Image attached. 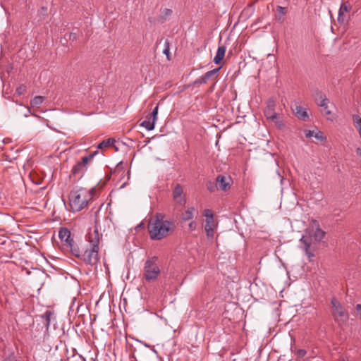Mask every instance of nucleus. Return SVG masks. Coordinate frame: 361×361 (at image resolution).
<instances>
[{"label": "nucleus", "mask_w": 361, "mask_h": 361, "mask_svg": "<svg viewBox=\"0 0 361 361\" xmlns=\"http://www.w3.org/2000/svg\"><path fill=\"white\" fill-rule=\"evenodd\" d=\"M86 240L90 243V248L83 253H75V257L81 259L85 264L94 266L98 262V251L99 235L97 228H90L85 236Z\"/></svg>", "instance_id": "1"}, {"label": "nucleus", "mask_w": 361, "mask_h": 361, "mask_svg": "<svg viewBox=\"0 0 361 361\" xmlns=\"http://www.w3.org/2000/svg\"><path fill=\"white\" fill-rule=\"evenodd\" d=\"M176 228L173 221L165 220L164 216L158 213L148 226L149 233L152 240H161Z\"/></svg>", "instance_id": "2"}, {"label": "nucleus", "mask_w": 361, "mask_h": 361, "mask_svg": "<svg viewBox=\"0 0 361 361\" xmlns=\"http://www.w3.org/2000/svg\"><path fill=\"white\" fill-rule=\"evenodd\" d=\"M92 199V192L85 188L73 189L69 194V204L73 212L81 211Z\"/></svg>", "instance_id": "3"}, {"label": "nucleus", "mask_w": 361, "mask_h": 361, "mask_svg": "<svg viewBox=\"0 0 361 361\" xmlns=\"http://www.w3.org/2000/svg\"><path fill=\"white\" fill-rule=\"evenodd\" d=\"M157 258L154 257L145 262L144 267V276L147 281H155L159 273L160 269L157 264Z\"/></svg>", "instance_id": "4"}, {"label": "nucleus", "mask_w": 361, "mask_h": 361, "mask_svg": "<svg viewBox=\"0 0 361 361\" xmlns=\"http://www.w3.org/2000/svg\"><path fill=\"white\" fill-rule=\"evenodd\" d=\"M333 316L336 322H345L348 319V314L344 307L335 298L331 300Z\"/></svg>", "instance_id": "5"}, {"label": "nucleus", "mask_w": 361, "mask_h": 361, "mask_svg": "<svg viewBox=\"0 0 361 361\" xmlns=\"http://www.w3.org/2000/svg\"><path fill=\"white\" fill-rule=\"evenodd\" d=\"M276 102L274 99L270 98L267 102V106L264 109V114L268 120H274L278 116L277 113L275 112Z\"/></svg>", "instance_id": "6"}, {"label": "nucleus", "mask_w": 361, "mask_h": 361, "mask_svg": "<svg viewBox=\"0 0 361 361\" xmlns=\"http://www.w3.org/2000/svg\"><path fill=\"white\" fill-rule=\"evenodd\" d=\"M183 193V190L180 185L176 184L173 190V198L177 204L183 205L185 203V199Z\"/></svg>", "instance_id": "7"}, {"label": "nucleus", "mask_w": 361, "mask_h": 361, "mask_svg": "<svg viewBox=\"0 0 361 361\" xmlns=\"http://www.w3.org/2000/svg\"><path fill=\"white\" fill-rule=\"evenodd\" d=\"M220 68L221 67H219L207 71L204 75L195 80L194 81V85L206 84L212 77L215 75L219 71Z\"/></svg>", "instance_id": "8"}, {"label": "nucleus", "mask_w": 361, "mask_h": 361, "mask_svg": "<svg viewBox=\"0 0 361 361\" xmlns=\"http://www.w3.org/2000/svg\"><path fill=\"white\" fill-rule=\"evenodd\" d=\"M59 237L61 241L67 243L70 247L74 244L73 238L71 237V232L66 228H61L59 231Z\"/></svg>", "instance_id": "9"}, {"label": "nucleus", "mask_w": 361, "mask_h": 361, "mask_svg": "<svg viewBox=\"0 0 361 361\" xmlns=\"http://www.w3.org/2000/svg\"><path fill=\"white\" fill-rule=\"evenodd\" d=\"M231 180V179L230 177L226 178L223 175H219L216 177V183L219 188L224 191H226L229 188Z\"/></svg>", "instance_id": "10"}, {"label": "nucleus", "mask_w": 361, "mask_h": 361, "mask_svg": "<svg viewBox=\"0 0 361 361\" xmlns=\"http://www.w3.org/2000/svg\"><path fill=\"white\" fill-rule=\"evenodd\" d=\"M300 242L304 245V250L305 254L307 256L309 260L310 261L312 257H314V254L310 250L311 240H310L308 238L302 236L300 238Z\"/></svg>", "instance_id": "11"}, {"label": "nucleus", "mask_w": 361, "mask_h": 361, "mask_svg": "<svg viewBox=\"0 0 361 361\" xmlns=\"http://www.w3.org/2000/svg\"><path fill=\"white\" fill-rule=\"evenodd\" d=\"M317 95L321 99V102L319 103H318V105L324 109L326 114H328V115L331 114V112L328 109V105H327L328 99L326 97V96L320 92H318Z\"/></svg>", "instance_id": "12"}, {"label": "nucleus", "mask_w": 361, "mask_h": 361, "mask_svg": "<svg viewBox=\"0 0 361 361\" xmlns=\"http://www.w3.org/2000/svg\"><path fill=\"white\" fill-rule=\"evenodd\" d=\"M305 133L306 137L307 138L314 136L317 140L320 141H324L326 140V137L324 136L323 133L321 131L315 132L314 130H305Z\"/></svg>", "instance_id": "13"}, {"label": "nucleus", "mask_w": 361, "mask_h": 361, "mask_svg": "<svg viewBox=\"0 0 361 361\" xmlns=\"http://www.w3.org/2000/svg\"><path fill=\"white\" fill-rule=\"evenodd\" d=\"M226 48L224 46H220L217 49L216 56L214 58L215 64H219L225 56Z\"/></svg>", "instance_id": "14"}, {"label": "nucleus", "mask_w": 361, "mask_h": 361, "mask_svg": "<svg viewBox=\"0 0 361 361\" xmlns=\"http://www.w3.org/2000/svg\"><path fill=\"white\" fill-rule=\"evenodd\" d=\"M295 115L298 118L304 121H306L309 119V116L306 109L300 106H297L295 107Z\"/></svg>", "instance_id": "15"}, {"label": "nucleus", "mask_w": 361, "mask_h": 361, "mask_svg": "<svg viewBox=\"0 0 361 361\" xmlns=\"http://www.w3.org/2000/svg\"><path fill=\"white\" fill-rule=\"evenodd\" d=\"M52 313L50 311H47L44 314L40 316L42 322L44 326L46 327V330L48 331L49 326L50 325L51 317L52 316Z\"/></svg>", "instance_id": "16"}, {"label": "nucleus", "mask_w": 361, "mask_h": 361, "mask_svg": "<svg viewBox=\"0 0 361 361\" xmlns=\"http://www.w3.org/2000/svg\"><path fill=\"white\" fill-rule=\"evenodd\" d=\"M155 123V120L152 119L149 116H147L146 119L142 122L141 126L145 127L147 130H152L154 128Z\"/></svg>", "instance_id": "17"}, {"label": "nucleus", "mask_w": 361, "mask_h": 361, "mask_svg": "<svg viewBox=\"0 0 361 361\" xmlns=\"http://www.w3.org/2000/svg\"><path fill=\"white\" fill-rule=\"evenodd\" d=\"M195 212L194 207L188 208L185 212L182 214L181 218L183 221H187L193 218V212Z\"/></svg>", "instance_id": "18"}, {"label": "nucleus", "mask_w": 361, "mask_h": 361, "mask_svg": "<svg viewBox=\"0 0 361 361\" xmlns=\"http://www.w3.org/2000/svg\"><path fill=\"white\" fill-rule=\"evenodd\" d=\"M86 170V167H84L80 162H78L72 169L73 175H81Z\"/></svg>", "instance_id": "19"}, {"label": "nucleus", "mask_w": 361, "mask_h": 361, "mask_svg": "<svg viewBox=\"0 0 361 361\" xmlns=\"http://www.w3.org/2000/svg\"><path fill=\"white\" fill-rule=\"evenodd\" d=\"M325 235V233L319 227H317L313 233L314 240L317 242L322 240Z\"/></svg>", "instance_id": "20"}, {"label": "nucleus", "mask_w": 361, "mask_h": 361, "mask_svg": "<svg viewBox=\"0 0 361 361\" xmlns=\"http://www.w3.org/2000/svg\"><path fill=\"white\" fill-rule=\"evenodd\" d=\"M353 122L355 124V127L361 137V117L358 116L357 114H353L352 116Z\"/></svg>", "instance_id": "21"}, {"label": "nucleus", "mask_w": 361, "mask_h": 361, "mask_svg": "<svg viewBox=\"0 0 361 361\" xmlns=\"http://www.w3.org/2000/svg\"><path fill=\"white\" fill-rule=\"evenodd\" d=\"M347 11H348V6L345 4H341L340 9H339V12H338V20L339 21L344 20V19L342 16H343V13L347 12Z\"/></svg>", "instance_id": "22"}, {"label": "nucleus", "mask_w": 361, "mask_h": 361, "mask_svg": "<svg viewBox=\"0 0 361 361\" xmlns=\"http://www.w3.org/2000/svg\"><path fill=\"white\" fill-rule=\"evenodd\" d=\"M172 13H173V11H172L171 9H170V8H164L161 11V13L159 18L162 20H166L168 17L171 16Z\"/></svg>", "instance_id": "23"}, {"label": "nucleus", "mask_w": 361, "mask_h": 361, "mask_svg": "<svg viewBox=\"0 0 361 361\" xmlns=\"http://www.w3.org/2000/svg\"><path fill=\"white\" fill-rule=\"evenodd\" d=\"M44 97L42 96H36L31 100V104L32 106H39L42 104Z\"/></svg>", "instance_id": "24"}, {"label": "nucleus", "mask_w": 361, "mask_h": 361, "mask_svg": "<svg viewBox=\"0 0 361 361\" xmlns=\"http://www.w3.org/2000/svg\"><path fill=\"white\" fill-rule=\"evenodd\" d=\"M271 121L274 122L276 126L279 129H283L285 127V124L283 122L281 119L279 118V114H278V116H276V118H274V120H271Z\"/></svg>", "instance_id": "25"}, {"label": "nucleus", "mask_w": 361, "mask_h": 361, "mask_svg": "<svg viewBox=\"0 0 361 361\" xmlns=\"http://www.w3.org/2000/svg\"><path fill=\"white\" fill-rule=\"evenodd\" d=\"M169 45L170 42L168 39H166L164 42V49L163 50V53L167 56L168 59L170 54Z\"/></svg>", "instance_id": "26"}, {"label": "nucleus", "mask_w": 361, "mask_h": 361, "mask_svg": "<svg viewBox=\"0 0 361 361\" xmlns=\"http://www.w3.org/2000/svg\"><path fill=\"white\" fill-rule=\"evenodd\" d=\"M214 228L215 224L214 218L205 219L204 228Z\"/></svg>", "instance_id": "27"}, {"label": "nucleus", "mask_w": 361, "mask_h": 361, "mask_svg": "<svg viewBox=\"0 0 361 361\" xmlns=\"http://www.w3.org/2000/svg\"><path fill=\"white\" fill-rule=\"evenodd\" d=\"M92 159V155H88L83 157L82 158V161L80 163L84 166L86 167V165L87 164L88 161Z\"/></svg>", "instance_id": "28"}, {"label": "nucleus", "mask_w": 361, "mask_h": 361, "mask_svg": "<svg viewBox=\"0 0 361 361\" xmlns=\"http://www.w3.org/2000/svg\"><path fill=\"white\" fill-rule=\"evenodd\" d=\"M158 105L154 107L152 112L148 116L152 118V119L155 120L157 121V114H158Z\"/></svg>", "instance_id": "29"}, {"label": "nucleus", "mask_w": 361, "mask_h": 361, "mask_svg": "<svg viewBox=\"0 0 361 361\" xmlns=\"http://www.w3.org/2000/svg\"><path fill=\"white\" fill-rule=\"evenodd\" d=\"M207 238H213L214 228H204Z\"/></svg>", "instance_id": "30"}, {"label": "nucleus", "mask_w": 361, "mask_h": 361, "mask_svg": "<svg viewBox=\"0 0 361 361\" xmlns=\"http://www.w3.org/2000/svg\"><path fill=\"white\" fill-rule=\"evenodd\" d=\"M204 216L206 218L205 219L214 218L212 212L209 209H207L204 211Z\"/></svg>", "instance_id": "31"}, {"label": "nucleus", "mask_w": 361, "mask_h": 361, "mask_svg": "<svg viewBox=\"0 0 361 361\" xmlns=\"http://www.w3.org/2000/svg\"><path fill=\"white\" fill-rule=\"evenodd\" d=\"M110 142H111L110 140H104L101 143L99 144L97 148L102 149L104 147H106L110 145Z\"/></svg>", "instance_id": "32"}, {"label": "nucleus", "mask_w": 361, "mask_h": 361, "mask_svg": "<svg viewBox=\"0 0 361 361\" xmlns=\"http://www.w3.org/2000/svg\"><path fill=\"white\" fill-rule=\"evenodd\" d=\"M306 353H307L306 350H305L303 349H300L297 351L296 355H297L298 358H302L306 355Z\"/></svg>", "instance_id": "33"}, {"label": "nucleus", "mask_w": 361, "mask_h": 361, "mask_svg": "<svg viewBox=\"0 0 361 361\" xmlns=\"http://www.w3.org/2000/svg\"><path fill=\"white\" fill-rule=\"evenodd\" d=\"M189 229L190 231H195L197 229V223L195 221H192L189 225Z\"/></svg>", "instance_id": "34"}, {"label": "nucleus", "mask_w": 361, "mask_h": 361, "mask_svg": "<svg viewBox=\"0 0 361 361\" xmlns=\"http://www.w3.org/2000/svg\"><path fill=\"white\" fill-rule=\"evenodd\" d=\"M277 11L281 15H284L287 12V8L286 7L278 6H277Z\"/></svg>", "instance_id": "35"}, {"label": "nucleus", "mask_w": 361, "mask_h": 361, "mask_svg": "<svg viewBox=\"0 0 361 361\" xmlns=\"http://www.w3.org/2000/svg\"><path fill=\"white\" fill-rule=\"evenodd\" d=\"M71 249V252L75 256V253H80V251L76 249L75 247H74V245L72 246V247H70Z\"/></svg>", "instance_id": "36"}, {"label": "nucleus", "mask_w": 361, "mask_h": 361, "mask_svg": "<svg viewBox=\"0 0 361 361\" xmlns=\"http://www.w3.org/2000/svg\"><path fill=\"white\" fill-rule=\"evenodd\" d=\"M25 87H19L18 88H17L16 92L18 94H21L25 90Z\"/></svg>", "instance_id": "37"}, {"label": "nucleus", "mask_w": 361, "mask_h": 361, "mask_svg": "<svg viewBox=\"0 0 361 361\" xmlns=\"http://www.w3.org/2000/svg\"><path fill=\"white\" fill-rule=\"evenodd\" d=\"M208 190L211 192H213L214 190V186L212 184H210L208 186Z\"/></svg>", "instance_id": "38"}, {"label": "nucleus", "mask_w": 361, "mask_h": 361, "mask_svg": "<svg viewBox=\"0 0 361 361\" xmlns=\"http://www.w3.org/2000/svg\"><path fill=\"white\" fill-rule=\"evenodd\" d=\"M356 153H357V155L361 157V147H357L356 149Z\"/></svg>", "instance_id": "39"}, {"label": "nucleus", "mask_w": 361, "mask_h": 361, "mask_svg": "<svg viewBox=\"0 0 361 361\" xmlns=\"http://www.w3.org/2000/svg\"><path fill=\"white\" fill-rule=\"evenodd\" d=\"M97 154V151L94 152L93 153L90 154V155H92V158Z\"/></svg>", "instance_id": "40"}, {"label": "nucleus", "mask_w": 361, "mask_h": 361, "mask_svg": "<svg viewBox=\"0 0 361 361\" xmlns=\"http://www.w3.org/2000/svg\"><path fill=\"white\" fill-rule=\"evenodd\" d=\"M276 172H277L278 176H279V177H281V174L279 173V171H276Z\"/></svg>", "instance_id": "41"}]
</instances>
